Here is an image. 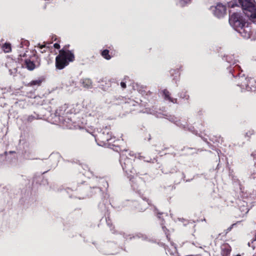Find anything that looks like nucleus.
I'll use <instances>...</instances> for the list:
<instances>
[{
	"label": "nucleus",
	"mask_w": 256,
	"mask_h": 256,
	"mask_svg": "<svg viewBox=\"0 0 256 256\" xmlns=\"http://www.w3.org/2000/svg\"><path fill=\"white\" fill-rule=\"evenodd\" d=\"M254 22H256V20H254Z\"/></svg>",
	"instance_id": "nucleus-14"
},
{
	"label": "nucleus",
	"mask_w": 256,
	"mask_h": 256,
	"mask_svg": "<svg viewBox=\"0 0 256 256\" xmlns=\"http://www.w3.org/2000/svg\"><path fill=\"white\" fill-rule=\"evenodd\" d=\"M54 47L56 48H60V46L58 44H54Z\"/></svg>",
	"instance_id": "nucleus-10"
},
{
	"label": "nucleus",
	"mask_w": 256,
	"mask_h": 256,
	"mask_svg": "<svg viewBox=\"0 0 256 256\" xmlns=\"http://www.w3.org/2000/svg\"><path fill=\"white\" fill-rule=\"evenodd\" d=\"M3 50L6 52H8L11 50V47L10 44H5L3 46Z\"/></svg>",
	"instance_id": "nucleus-7"
},
{
	"label": "nucleus",
	"mask_w": 256,
	"mask_h": 256,
	"mask_svg": "<svg viewBox=\"0 0 256 256\" xmlns=\"http://www.w3.org/2000/svg\"><path fill=\"white\" fill-rule=\"evenodd\" d=\"M102 56L104 58L107 60H110V56L108 54V50H104L102 52Z\"/></svg>",
	"instance_id": "nucleus-8"
},
{
	"label": "nucleus",
	"mask_w": 256,
	"mask_h": 256,
	"mask_svg": "<svg viewBox=\"0 0 256 256\" xmlns=\"http://www.w3.org/2000/svg\"><path fill=\"white\" fill-rule=\"evenodd\" d=\"M86 83V86L89 87L91 86V82L90 80H85L84 82V84Z\"/></svg>",
	"instance_id": "nucleus-9"
},
{
	"label": "nucleus",
	"mask_w": 256,
	"mask_h": 256,
	"mask_svg": "<svg viewBox=\"0 0 256 256\" xmlns=\"http://www.w3.org/2000/svg\"><path fill=\"white\" fill-rule=\"evenodd\" d=\"M236 256H240V255H236Z\"/></svg>",
	"instance_id": "nucleus-13"
},
{
	"label": "nucleus",
	"mask_w": 256,
	"mask_h": 256,
	"mask_svg": "<svg viewBox=\"0 0 256 256\" xmlns=\"http://www.w3.org/2000/svg\"><path fill=\"white\" fill-rule=\"evenodd\" d=\"M25 63L26 67L30 70H33L36 67L34 64L30 60H26Z\"/></svg>",
	"instance_id": "nucleus-5"
},
{
	"label": "nucleus",
	"mask_w": 256,
	"mask_h": 256,
	"mask_svg": "<svg viewBox=\"0 0 256 256\" xmlns=\"http://www.w3.org/2000/svg\"><path fill=\"white\" fill-rule=\"evenodd\" d=\"M44 46H40V48L42 49V48H44Z\"/></svg>",
	"instance_id": "nucleus-12"
},
{
	"label": "nucleus",
	"mask_w": 256,
	"mask_h": 256,
	"mask_svg": "<svg viewBox=\"0 0 256 256\" xmlns=\"http://www.w3.org/2000/svg\"><path fill=\"white\" fill-rule=\"evenodd\" d=\"M121 86L124 88H126V84L124 82H121Z\"/></svg>",
	"instance_id": "nucleus-11"
},
{
	"label": "nucleus",
	"mask_w": 256,
	"mask_h": 256,
	"mask_svg": "<svg viewBox=\"0 0 256 256\" xmlns=\"http://www.w3.org/2000/svg\"><path fill=\"white\" fill-rule=\"evenodd\" d=\"M250 12H253L254 13L252 14H250L248 13H246V14L248 16H250L252 19H256V8H255L254 6V9L252 10Z\"/></svg>",
	"instance_id": "nucleus-6"
},
{
	"label": "nucleus",
	"mask_w": 256,
	"mask_h": 256,
	"mask_svg": "<svg viewBox=\"0 0 256 256\" xmlns=\"http://www.w3.org/2000/svg\"><path fill=\"white\" fill-rule=\"evenodd\" d=\"M229 22L244 38H250V28L248 26L244 27L245 22L238 14H232L230 18Z\"/></svg>",
	"instance_id": "nucleus-1"
},
{
	"label": "nucleus",
	"mask_w": 256,
	"mask_h": 256,
	"mask_svg": "<svg viewBox=\"0 0 256 256\" xmlns=\"http://www.w3.org/2000/svg\"><path fill=\"white\" fill-rule=\"evenodd\" d=\"M74 55L70 51L60 50L56 58V66L59 70L64 68L68 63L74 60Z\"/></svg>",
	"instance_id": "nucleus-2"
},
{
	"label": "nucleus",
	"mask_w": 256,
	"mask_h": 256,
	"mask_svg": "<svg viewBox=\"0 0 256 256\" xmlns=\"http://www.w3.org/2000/svg\"><path fill=\"white\" fill-rule=\"evenodd\" d=\"M244 10H248V11L251 12L254 9V0H239Z\"/></svg>",
	"instance_id": "nucleus-4"
},
{
	"label": "nucleus",
	"mask_w": 256,
	"mask_h": 256,
	"mask_svg": "<svg viewBox=\"0 0 256 256\" xmlns=\"http://www.w3.org/2000/svg\"><path fill=\"white\" fill-rule=\"evenodd\" d=\"M226 14V6L222 4H217L215 7L214 14L218 18L222 17Z\"/></svg>",
	"instance_id": "nucleus-3"
}]
</instances>
